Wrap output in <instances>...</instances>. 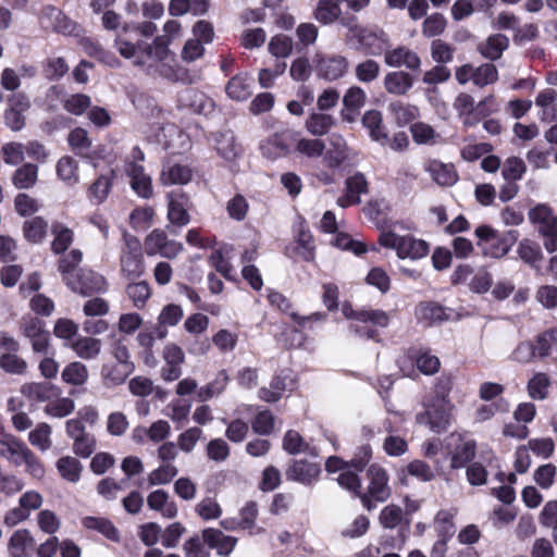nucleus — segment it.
Segmentation results:
<instances>
[{
  "instance_id": "nucleus-1",
  "label": "nucleus",
  "mask_w": 557,
  "mask_h": 557,
  "mask_svg": "<svg viewBox=\"0 0 557 557\" xmlns=\"http://www.w3.org/2000/svg\"><path fill=\"white\" fill-rule=\"evenodd\" d=\"M451 386L449 379L442 380L436 386L435 396L425 406V410L417 414V422L429 426L433 432L442 433L450 424L454 405L448 398Z\"/></svg>"
},
{
  "instance_id": "nucleus-2",
  "label": "nucleus",
  "mask_w": 557,
  "mask_h": 557,
  "mask_svg": "<svg viewBox=\"0 0 557 557\" xmlns=\"http://www.w3.org/2000/svg\"><path fill=\"white\" fill-rule=\"evenodd\" d=\"M348 29V39L358 44L361 49L369 55H381L385 53L389 47V36L379 26H362L357 23L355 17L343 23Z\"/></svg>"
},
{
  "instance_id": "nucleus-3",
  "label": "nucleus",
  "mask_w": 557,
  "mask_h": 557,
  "mask_svg": "<svg viewBox=\"0 0 557 557\" xmlns=\"http://www.w3.org/2000/svg\"><path fill=\"white\" fill-rule=\"evenodd\" d=\"M474 234L478 238V247L484 257L500 259L505 257L511 249L512 245L518 240V231L510 230L505 234L490 225H480L475 228Z\"/></svg>"
},
{
  "instance_id": "nucleus-4",
  "label": "nucleus",
  "mask_w": 557,
  "mask_h": 557,
  "mask_svg": "<svg viewBox=\"0 0 557 557\" xmlns=\"http://www.w3.org/2000/svg\"><path fill=\"white\" fill-rule=\"evenodd\" d=\"M379 243L389 249L396 250L400 259L417 260L425 257L429 252V245L422 239L410 235H399L394 231H384L380 234Z\"/></svg>"
},
{
  "instance_id": "nucleus-5",
  "label": "nucleus",
  "mask_w": 557,
  "mask_h": 557,
  "mask_svg": "<svg viewBox=\"0 0 557 557\" xmlns=\"http://www.w3.org/2000/svg\"><path fill=\"white\" fill-rule=\"evenodd\" d=\"M367 478L369 481L367 492L359 494V498L367 510H372L375 503H384L389 498L391 487L387 472L376 463L369 467Z\"/></svg>"
},
{
  "instance_id": "nucleus-6",
  "label": "nucleus",
  "mask_w": 557,
  "mask_h": 557,
  "mask_svg": "<svg viewBox=\"0 0 557 557\" xmlns=\"http://www.w3.org/2000/svg\"><path fill=\"white\" fill-rule=\"evenodd\" d=\"M123 238L124 247L120 259L121 271L126 278L134 280L145 271L141 243L136 236L127 233L124 234Z\"/></svg>"
},
{
  "instance_id": "nucleus-7",
  "label": "nucleus",
  "mask_w": 557,
  "mask_h": 557,
  "mask_svg": "<svg viewBox=\"0 0 557 557\" xmlns=\"http://www.w3.org/2000/svg\"><path fill=\"white\" fill-rule=\"evenodd\" d=\"M296 139V132L284 128L265 138L260 144V151L269 160L284 158L292 152L293 141Z\"/></svg>"
},
{
  "instance_id": "nucleus-8",
  "label": "nucleus",
  "mask_w": 557,
  "mask_h": 557,
  "mask_svg": "<svg viewBox=\"0 0 557 557\" xmlns=\"http://www.w3.org/2000/svg\"><path fill=\"white\" fill-rule=\"evenodd\" d=\"M145 249L148 256L160 255L163 258L173 259L183 251V244L170 239L163 230L156 228L147 235Z\"/></svg>"
},
{
  "instance_id": "nucleus-9",
  "label": "nucleus",
  "mask_w": 557,
  "mask_h": 557,
  "mask_svg": "<svg viewBox=\"0 0 557 557\" xmlns=\"http://www.w3.org/2000/svg\"><path fill=\"white\" fill-rule=\"evenodd\" d=\"M65 285L74 293L82 296H89L95 293L103 292L107 287L106 278L91 270L81 269L71 280L67 278Z\"/></svg>"
},
{
  "instance_id": "nucleus-10",
  "label": "nucleus",
  "mask_w": 557,
  "mask_h": 557,
  "mask_svg": "<svg viewBox=\"0 0 557 557\" xmlns=\"http://www.w3.org/2000/svg\"><path fill=\"white\" fill-rule=\"evenodd\" d=\"M135 64L146 66L148 71L159 74L166 79H174L176 72L174 69V55L168 50V55H159L153 48L146 47L143 55L137 58Z\"/></svg>"
},
{
  "instance_id": "nucleus-11",
  "label": "nucleus",
  "mask_w": 557,
  "mask_h": 557,
  "mask_svg": "<svg viewBox=\"0 0 557 557\" xmlns=\"http://www.w3.org/2000/svg\"><path fill=\"white\" fill-rule=\"evenodd\" d=\"M314 62L318 76L326 81H336L342 78L349 69V61L344 55L332 54L324 55L315 53Z\"/></svg>"
},
{
  "instance_id": "nucleus-12",
  "label": "nucleus",
  "mask_w": 557,
  "mask_h": 557,
  "mask_svg": "<svg viewBox=\"0 0 557 557\" xmlns=\"http://www.w3.org/2000/svg\"><path fill=\"white\" fill-rule=\"evenodd\" d=\"M30 108L29 98L23 94L17 92L9 97L8 108L4 111V123L14 132L21 131L25 126V113Z\"/></svg>"
},
{
  "instance_id": "nucleus-13",
  "label": "nucleus",
  "mask_w": 557,
  "mask_h": 557,
  "mask_svg": "<svg viewBox=\"0 0 557 557\" xmlns=\"http://www.w3.org/2000/svg\"><path fill=\"white\" fill-rule=\"evenodd\" d=\"M384 62L391 67H403L408 70L417 71L421 66V60L419 55L406 46H397L386 49L384 53Z\"/></svg>"
},
{
  "instance_id": "nucleus-14",
  "label": "nucleus",
  "mask_w": 557,
  "mask_h": 557,
  "mask_svg": "<svg viewBox=\"0 0 557 557\" xmlns=\"http://www.w3.org/2000/svg\"><path fill=\"white\" fill-rule=\"evenodd\" d=\"M529 220L537 226L543 236H557V216L550 207L544 203L536 205L529 211Z\"/></svg>"
},
{
  "instance_id": "nucleus-15",
  "label": "nucleus",
  "mask_w": 557,
  "mask_h": 557,
  "mask_svg": "<svg viewBox=\"0 0 557 557\" xmlns=\"http://www.w3.org/2000/svg\"><path fill=\"white\" fill-rule=\"evenodd\" d=\"M343 315L348 320H355L373 326L385 327L389 322L388 314L379 309L355 310L351 305L344 304L342 307Z\"/></svg>"
},
{
  "instance_id": "nucleus-16",
  "label": "nucleus",
  "mask_w": 557,
  "mask_h": 557,
  "mask_svg": "<svg viewBox=\"0 0 557 557\" xmlns=\"http://www.w3.org/2000/svg\"><path fill=\"white\" fill-rule=\"evenodd\" d=\"M30 448L13 434L5 433L0 437V457L14 466L23 465V458Z\"/></svg>"
},
{
  "instance_id": "nucleus-17",
  "label": "nucleus",
  "mask_w": 557,
  "mask_h": 557,
  "mask_svg": "<svg viewBox=\"0 0 557 557\" xmlns=\"http://www.w3.org/2000/svg\"><path fill=\"white\" fill-rule=\"evenodd\" d=\"M74 354L82 360H95L102 351V342L92 336L78 335L72 342L66 343Z\"/></svg>"
},
{
  "instance_id": "nucleus-18",
  "label": "nucleus",
  "mask_w": 557,
  "mask_h": 557,
  "mask_svg": "<svg viewBox=\"0 0 557 557\" xmlns=\"http://www.w3.org/2000/svg\"><path fill=\"white\" fill-rule=\"evenodd\" d=\"M134 369L135 367L108 360L102 364L100 375L107 387H115L123 384L133 373Z\"/></svg>"
},
{
  "instance_id": "nucleus-19",
  "label": "nucleus",
  "mask_w": 557,
  "mask_h": 557,
  "mask_svg": "<svg viewBox=\"0 0 557 557\" xmlns=\"http://www.w3.org/2000/svg\"><path fill=\"white\" fill-rule=\"evenodd\" d=\"M329 149H325L324 161L329 168H336L348 158V146L339 134H332L327 138Z\"/></svg>"
},
{
  "instance_id": "nucleus-20",
  "label": "nucleus",
  "mask_w": 557,
  "mask_h": 557,
  "mask_svg": "<svg viewBox=\"0 0 557 557\" xmlns=\"http://www.w3.org/2000/svg\"><path fill=\"white\" fill-rule=\"evenodd\" d=\"M293 151L295 154L315 160L324 156L325 143L318 138L300 137L296 132V139L293 141Z\"/></svg>"
},
{
  "instance_id": "nucleus-21",
  "label": "nucleus",
  "mask_w": 557,
  "mask_h": 557,
  "mask_svg": "<svg viewBox=\"0 0 557 557\" xmlns=\"http://www.w3.org/2000/svg\"><path fill=\"white\" fill-rule=\"evenodd\" d=\"M163 35L157 36L152 44L147 47L153 48L154 52L165 58L168 55L169 45L177 39L182 34V25L175 20H169L163 25Z\"/></svg>"
},
{
  "instance_id": "nucleus-22",
  "label": "nucleus",
  "mask_w": 557,
  "mask_h": 557,
  "mask_svg": "<svg viewBox=\"0 0 557 557\" xmlns=\"http://www.w3.org/2000/svg\"><path fill=\"white\" fill-rule=\"evenodd\" d=\"M34 547L35 539L27 529L14 531L8 543V549L12 557H28Z\"/></svg>"
},
{
  "instance_id": "nucleus-23",
  "label": "nucleus",
  "mask_w": 557,
  "mask_h": 557,
  "mask_svg": "<svg viewBox=\"0 0 557 557\" xmlns=\"http://www.w3.org/2000/svg\"><path fill=\"white\" fill-rule=\"evenodd\" d=\"M424 170L431 175L432 180L441 186H451L458 178L453 165L442 163L437 160L426 161Z\"/></svg>"
},
{
  "instance_id": "nucleus-24",
  "label": "nucleus",
  "mask_w": 557,
  "mask_h": 557,
  "mask_svg": "<svg viewBox=\"0 0 557 557\" xmlns=\"http://www.w3.org/2000/svg\"><path fill=\"white\" fill-rule=\"evenodd\" d=\"M383 85L388 94L404 96L412 88L413 79L407 72L395 71L384 76Z\"/></svg>"
},
{
  "instance_id": "nucleus-25",
  "label": "nucleus",
  "mask_w": 557,
  "mask_h": 557,
  "mask_svg": "<svg viewBox=\"0 0 557 557\" xmlns=\"http://www.w3.org/2000/svg\"><path fill=\"white\" fill-rule=\"evenodd\" d=\"M115 178L113 170L99 175L88 188V198L96 205L102 203L111 193L112 184Z\"/></svg>"
},
{
  "instance_id": "nucleus-26",
  "label": "nucleus",
  "mask_w": 557,
  "mask_h": 557,
  "mask_svg": "<svg viewBox=\"0 0 557 557\" xmlns=\"http://www.w3.org/2000/svg\"><path fill=\"white\" fill-rule=\"evenodd\" d=\"M21 393L30 400L45 403L58 396L59 388L46 382H30L22 385Z\"/></svg>"
},
{
  "instance_id": "nucleus-27",
  "label": "nucleus",
  "mask_w": 557,
  "mask_h": 557,
  "mask_svg": "<svg viewBox=\"0 0 557 557\" xmlns=\"http://www.w3.org/2000/svg\"><path fill=\"white\" fill-rule=\"evenodd\" d=\"M191 176L193 172L187 165L168 162L163 165L160 180L164 185H184Z\"/></svg>"
},
{
  "instance_id": "nucleus-28",
  "label": "nucleus",
  "mask_w": 557,
  "mask_h": 557,
  "mask_svg": "<svg viewBox=\"0 0 557 557\" xmlns=\"http://www.w3.org/2000/svg\"><path fill=\"white\" fill-rule=\"evenodd\" d=\"M51 234V250L55 255L64 253L74 242V231L61 222L52 224Z\"/></svg>"
},
{
  "instance_id": "nucleus-29",
  "label": "nucleus",
  "mask_w": 557,
  "mask_h": 557,
  "mask_svg": "<svg viewBox=\"0 0 557 557\" xmlns=\"http://www.w3.org/2000/svg\"><path fill=\"white\" fill-rule=\"evenodd\" d=\"M150 509L159 511L164 518L172 519L177 515V506L169 500V494L163 490H156L147 497Z\"/></svg>"
},
{
  "instance_id": "nucleus-30",
  "label": "nucleus",
  "mask_w": 557,
  "mask_h": 557,
  "mask_svg": "<svg viewBox=\"0 0 557 557\" xmlns=\"http://www.w3.org/2000/svg\"><path fill=\"white\" fill-rule=\"evenodd\" d=\"M416 315L419 320L434 323L449 320L453 311L436 302H422L416 308Z\"/></svg>"
},
{
  "instance_id": "nucleus-31",
  "label": "nucleus",
  "mask_w": 557,
  "mask_h": 557,
  "mask_svg": "<svg viewBox=\"0 0 557 557\" xmlns=\"http://www.w3.org/2000/svg\"><path fill=\"white\" fill-rule=\"evenodd\" d=\"M535 106L540 108V114L543 121H554L557 119V91L552 88L542 90L535 99Z\"/></svg>"
},
{
  "instance_id": "nucleus-32",
  "label": "nucleus",
  "mask_w": 557,
  "mask_h": 557,
  "mask_svg": "<svg viewBox=\"0 0 557 557\" xmlns=\"http://www.w3.org/2000/svg\"><path fill=\"white\" fill-rule=\"evenodd\" d=\"M453 107L465 126L470 127L478 124V119L474 115V99L471 95L466 92L459 94Z\"/></svg>"
},
{
  "instance_id": "nucleus-33",
  "label": "nucleus",
  "mask_w": 557,
  "mask_h": 557,
  "mask_svg": "<svg viewBox=\"0 0 557 557\" xmlns=\"http://www.w3.org/2000/svg\"><path fill=\"white\" fill-rule=\"evenodd\" d=\"M413 141L418 145L434 146L443 141L442 135L433 126L424 122H416L410 126Z\"/></svg>"
},
{
  "instance_id": "nucleus-34",
  "label": "nucleus",
  "mask_w": 557,
  "mask_h": 557,
  "mask_svg": "<svg viewBox=\"0 0 557 557\" xmlns=\"http://www.w3.org/2000/svg\"><path fill=\"white\" fill-rule=\"evenodd\" d=\"M55 467L61 478L70 483H77L84 469L82 462L73 456L59 458Z\"/></svg>"
},
{
  "instance_id": "nucleus-35",
  "label": "nucleus",
  "mask_w": 557,
  "mask_h": 557,
  "mask_svg": "<svg viewBox=\"0 0 557 557\" xmlns=\"http://www.w3.org/2000/svg\"><path fill=\"white\" fill-rule=\"evenodd\" d=\"M320 468L317 463L299 460L295 461L287 471V476L304 484H310L318 478Z\"/></svg>"
},
{
  "instance_id": "nucleus-36",
  "label": "nucleus",
  "mask_w": 557,
  "mask_h": 557,
  "mask_svg": "<svg viewBox=\"0 0 557 557\" xmlns=\"http://www.w3.org/2000/svg\"><path fill=\"white\" fill-rule=\"evenodd\" d=\"M203 540L211 547L218 549L220 555L227 556L236 545V539L223 534L219 530L207 529L203 531Z\"/></svg>"
},
{
  "instance_id": "nucleus-37",
  "label": "nucleus",
  "mask_w": 557,
  "mask_h": 557,
  "mask_svg": "<svg viewBox=\"0 0 557 557\" xmlns=\"http://www.w3.org/2000/svg\"><path fill=\"white\" fill-rule=\"evenodd\" d=\"M342 15V9L336 0H320L313 11V17L321 24L330 25Z\"/></svg>"
},
{
  "instance_id": "nucleus-38",
  "label": "nucleus",
  "mask_w": 557,
  "mask_h": 557,
  "mask_svg": "<svg viewBox=\"0 0 557 557\" xmlns=\"http://www.w3.org/2000/svg\"><path fill=\"white\" fill-rule=\"evenodd\" d=\"M336 121L333 115L313 112L311 113L306 122V129L313 136H323L335 125Z\"/></svg>"
},
{
  "instance_id": "nucleus-39",
  "label": "nucleus",
  "mask_w": 557,
  "mask_h": 557,
  "mask_svg": "<svg viewBox=\"0 0 557 557\" xmlns=\"http://www.w3.org/2000/svg\"><path fill=\"white\" fill-rule=\"evenodd\" d=\"M362 124L369 131L371 138L385 144L387 134L382 124V114L377 110H369L362 116Z\"/></svg>"
},
{
  "instance_id": "nucleus-40",
  "label": "nucleus",
  "mask_w": 557,
  "mask_h": 557,
  "mask_svg": "<svg viewBox=\"0 0 557 557\" xmlns=\"http://www.w3.org/2000/svg\"><path fill=\"white\" fill-rule=\"evenodd\" d=\"M89 377L87 366L81 361H72L64 367L61 379L64 383L73 386L84 385Z\"/></svg>"
},
{
  "instance_id": "nucleus-41",
  "label": "nucleus",
  "mask_w": 557,
  "mask_h": 557,
  "mask_svg": "<svg viewBox=\"0 0 557 557\" xmlns=\"http://www.w3.org/2000/svg\"><path fill=\"white\" fill-rule=\"evenodd\" d=\"M48 223L41 216H35L23 223V234L27 242L40 244L47 236Z\"/></svg>"
},
{
  "instance_id": "nucleus-42",
  "label": "nucleus",
  "mask_w": 557,
  "mask_h": 557,
  "mask_svg": "<svg viewBox=\"0 0 557 557\" xmlns=\"http://www.w3.org/2000/svg\"><path fill=\"white\" fill-rule=\"evenodd\" d=\"M128 173L131 185L135 193L143 198H149L152 195L151 178L144 173L143 166L132 164Z\"/></svg>"
},
{
  "instance_id": "nucleus-43",
  "label": "nucleus",
  "mask_w": 557,
  "mask_h": 557,
  "mask_svg": "<svg viewBox=\"0 0 557 557\" xmlns=\"http://www.w3.org/2000/svg\"><path fill=\"white\" fill-rule=\"evenodd\" d=\"M251 78L246 74L234 76L226 85V94L236 101H244L251 95Z\"/></svg>"
},
{
  "instance_id": "nucleus-44",
  "label": "nucleus",
  "mask_w": 557,
  "mask_h": 557,
  "mask_svg": "<svg viewBox=\"0 0 557 557\" xmlns=\"http://www.w3.org/2000/svg\"><path fill=\"white\" fill-rule=\"evenodd\" d=\"M83 261V252L79 249H72L70 252L63 255L58 261V271L62 276L64 284L67 278L71 280L75 276L76 269Z\"/></svg>"
},
{
  "instance_id": "nucleus-45",
  "label": "nucleus",
  "mask_w": 557,
  "mask_h": 557,
  "mask_svg": "<svg viewBox=\"0 0 557 557\" xmlns=\"http://www.w3.org/2000/svg\"><path fill=\"white\" fill-rule=\"evenodd\" d=\"M57 175L69 186H74L79 182L78 162L70 157H62L57 163Z\"/></svg>"
},
{
  "instance_id": "nucleus-46",
  "label": "nucleus",
  "mask_w": 557,
  "mask_h": 557,
  "mask_svg": "<svg viewBox=\"0 0 557 557\" xmlns=\"http://www.w3.org/2000/svg\"><path fill=\"white\" fill-rule=\"evenodd\" d=\"M51 434V425L40 422L28 433V442L32 446L45 453L52 447Z\"/></svg>"
},
{
  "instance_id": "nucleus-47",
  "label": "nucleus",
  "mask_w": 557,
  "mask_h": 557,
  "mask_svg": "<svg viewBox=\"0 0 557 557\" xmlns=\"http://www.w3.org/2000/svg\"><path fill=\"white\" fill-rule=\"evenodd\" d=\"M475 455V443L472 440L459 438L451 453L450 465L453 468H461L468 463Z\"/></svg>"
},
{
  "instance_id": "nucleus-48",
  "label": "nucleus",
  "mask_w": 557,
  "mask_h": 557,
  "mask_svg": "<svg viewBox=\"0 0 557 557\" xmlns=\"http://www.w3.org/2000/svg\"><path fill=\"white\" fill-rule=\"evenodd\" d=\"M509 40L506 36L496 34L487 38V40L480 45L479 51L481 54L491 60H497L507 49Z\"/></svg>"
},
{
  "instance_id": "nucleus-49",
  "label": "nucleus",
  "mask_w": 557,
  "mask_h": 557,
  "mask_svg": "<svg viewBox=\"0 0 557 557\" xmlns=\"http://www.w3.org/2000/svg\"><path fill=\"white\" fill-rule=\"evenodd\" d=\"M38 178V168L35 164L26 163L18 168L12 177L14 186L18 189L32 188Z\"/></svg>"
},
{
  "instance_id": "nucleus-50",
  "label": "nucleus",
  "mask_w": 557,
  "mask_h": 557,
  "mask_svg": "<svg viewBox=\"0 0 557 557\" xmlns=\"http://www.w3.org/2000/svg\"><path fill=\"white\" fill-rule=\"evenodd\" d=\"M230 376L227 372L225 370H221L212 382L198 391L197 396L199 400L206 401L220 395L226 388Z\"/></svg>"
},
{
  "instance_id": "nucleus-51",
  "label": "nucleus",
  "mask_w": 557,
  "mask_h": 557,
  "mask_svg": "<svg viewBox=\"0 0 557 557\" xmlns=\"http://www.w3.org/2000/svg\"><path fill=\"white\" fill-rule=\"evenodd\" d=\"M388 111L398 125H407L419 115V109L416 106L395 101L389 103Z\"/></svg>"
},
{
  "instance_id": "nucleus-52",
  "label": "nucleus",
  "mask_w": 557,
  "mask_h": 557,
  "mask_svg": "<svg viewBox=\"0 0 557 557\" xmlns=\"http://www.w3.org/2000/svg\"><path fill=\"white\" fill-rule=\"evenodd\" d=\"M550 380L543 372L535 373L528 382V394L532 399L544 400L549 391Z\"/></svg>"
},
{
  "instance_id": "nucleus-53",
  "label": "nucleus",
  "mask_w": 557,
  "mask_h": 557,
  "mask_svg": "<svg viewBox=\"0 0 557 557\" xmlns=\"http://www.w3.org/2000/svg\"><path fill=\"white\" fill-rule=\"evenodd\" d=\"M83 525L87 529L98 531L109 540L115 542L119 541L117 529L113 525V523L110 520L106 518L86 517L83 519Z\"/></svg>"
},
{
  "instance_id": "nucleus-54",
  "label": "nucleus",
  "mask_w": 557,
  "mask_h": 557,
  "mask_svg": "<svg viewBox=\"0 0 557 557\" xmlns=\"http://www.w3.org/2000/svg\"><path fill=\"white\" fill-rule=\"evenodd\" d=\"M517 253L521 260L530 265H535L543 259L540 245L529 238H524L519 243Z\"/></svg>"
},
{
  "instance_id": "nucleus-55",
  "label": "nucleus",
  "mask_w": 557,
  "mask_h": 557,
  "mask_svg": "<svg viewBox=\"0 0 557 557\" xmlns=\"http://www.w3.org/2000/svg\"><path fill=\"white\" fill-rule=\"evenodd\" d=\"M0 368L7 373L23 375L26 373L28 364L16 352H3L0 356Z\"/></svg>"
},
{
  "instance_id": "nucleus-56",
  "label": "nucleus",
  "mask_w": 557,
  "mask_h": 557,
  "mask_svg": "<svg viewBox=\"0 0 557 557\" xmlns=\"http://www.w3.org/2000/svg\"><path fill=\"white\" fill-rule=\"evenodd\" d=\"M168 219L172 224L184 226L189 222V214L184 205L175 198L174 194L168 195Z\"/></svg>"
},
{
  "instance_id": "nucleus-57",
  "label": "nucleus",
  "mask_w": 557,
  "mask_h": 557,
  "mask_svg": "<svg viewBox=\"0 0 557 557\" xmlns=\"http://www.w3.org/2000/svg\"><path fill=\"white\" fill-rule=\"evenodd\" d=\"M75 409L74 400L69 397L50 399L45 407V412L54 418H64Z\"/></svg>"
},
{
  "instance_id": "nucleus-58",
  "label": "nucleus",
  "mask_w": 557,
  "mask_h": 557,
  "mask_svg": "<svg viewBox=\"0 0 557 557\" xmlns=\"http://www.w3.org/2000/svg\"><path fill=\"white\" fill-rule=\"evenodd\" d=\"M381 72L380 64L373 59H366L359 62L355 67L356 78L361 83H371L375 81Z\"/></svg>"
},
{
  "instance_id": "nucleus-59",
  "label": "nucleus",
  "mask_w": 557,
  "mask_h": 557,
  "mask_svg": "<svg viewBox=\"0 0 557 557\" xmlns=\"http://www.w3.org/2000/svg\"><path fill=\"white\" fill-rule=\"evenodd\" d=\"M126 293L133 305L138 309L144 308L151 296L150 286L146 281L129 284Z\"/></svg>"
},
{
  "instance_id": "nucleus-60",
  "label": "nucleus",
  "mask_w": 557,
  "mask_h": 557,
  "mask_svg": "<svg viewBox=\"0 0 557 557\" xmlns=\"http://www.w3.org/2000/svg\"><path fill=\"white\" fill-rule=\"evenodd\" d=\"M178 473L176 466L172 463H162L159 468L151 471L148 475L149 485H163L170 483Z\"/></svg>"
},
{
  "instance_id": "nucleus-61",
  "label": "nucleus",
  "mask_w": 557,
  "mask_h": 557,
  "mask_svg": "<svg viewBox=\"0 0 557 557\" xmlns=\"http://www.w3.org/2000/svg\"><path fill=\"white\" fill-rule=\"evenodd\" d=\"M527 171L525 163L518 157L506 159L502 168V176L505 181H519Z\"/></svg>"
},
{
  "instance_id": "nucleus-62",
  "label": "nucleus",
  "mask_w": 557,
  "mask_h": 557,
  "mask_svg": "<svg viewBox=\"0 0 557 557\" xmlns=\"http://www.w3.org/2000/svg\"><path fill=\"white\" fill-rule=\"evenodd\" d=\"M367 101L364 90L359 86H351L343 98L344 108L349 112H358Z\"/></svg>"
},
{
  "instance_id": "nucleus-63",
  "label": "nucleus",
  "mask_w": 557,
  "mask_h": 557,
  "mask_svg": "<svg viewBox=\"0 0 557 557\" xmlns=\"http://www.w3.org/2000/svg\"><path fill=\"white\" fill-rule=\"evenodd\" d=\"M216 150L226 161L235 160L240 153V147L232 134H223L218 138Z\"/></svg>"
},
{
  "instance_id": "nucleus-64",
  "label": "nucleus",
  "mask_w": 557,
  "mask_h": 557,
  "mask_svg": "<svg viewBox=\"0 0 557 557\" xmlns=\"http://www.w3.org/2000/svg\"><path fill=\"white\" fill-rule=\"evenodd\" d=\"M293 39L286 35H276L271 38L268 50L276 58H287L293 52Z\"/></svg>"
}]
</instances>
